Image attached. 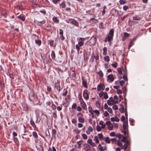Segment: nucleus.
Here are the masks:
<instances>
[{
    "label": "nucleus",
    "instance_id": "nucleus-24",
    "mask_svg": "<svg viewBox=\"0 0 151 151\" xmlns=\"http://www.w3.org/2000/svg\"><path fill=\"white\" fill-rule=\"evenodd\" d=\"M51 55L52 59L53 60H55V54L54 51L53 50L52 51Z\"/></svg>",
    "mask_w": 151,
    "mask_h": 151
},
{
    "label": "nucleus",
    "instance_id": "nucleus-15",
    "mask_svg": "<svg viewBox=\"0 0 151 151\" xmlns=\"http://www.w3.org/2000/svg\"><path fill=\"white\" fill-rule=\"evenodd\" d=\"M54 87L55 88H56V89L59 92L60 91V88L59 83H55V84Z\"/></svg>",
    "mask_w": 151,
    "mask_h": 151
},
{
    "label": "nucleus",
    "instance_id": "nucleus-54",
    "mask_svg": "<svg viewBox=\"0 0 151 151\" xmlns=\"http://www.w3.org/2000/svg\"><path fill=\"white\" fill-rule=\"evenodd\" d=\"M81 105L82 106V108L84 109H85L86 108H87L86 106L85 103H84V104L83 103V104H81Z\"/></svg>",
    "mask_w": 151,
    "mask_h": 151
},
{
    "label": "nucleus",
    "instance_id": "nucleus-12",
    "mask_svg": "<svg viewBox=\"0 0 151 151\" xmlns=\"http://www.w3.org/2000/svg\"><path fill=\"white\" fill-rule=\"evenodd\" d=\"M88 143L90 144L93 147H96V146L95 144L92 142V139H89L87 141Z\"/></svg>",
    "mask_w": 151,
    "mask_h": 151
},
{
    "label": "nucleus",
    "instance_id": "nucleus-55",
    "mask_svg": "<svg viewBox=\"0 0 151 151\" xmlns=\"http://www.w3.org/2000/svg\"><path fill=\"white\" fill-rule=\"evenodd\" d=\"M113 125L112 124H111L110 125L108 126V129L109 130H111L113 129Z\"/></svg>",
    "mask_w": 151,
    "mask_h": 151
},
{
    "label": "nucleus",
    "instance_id": "nucleus-3",
    "mask_svg": "<svg viewBox=\"0 0 151 151\" xmlns=\"http://www.w3.org/2000/svg\"><path fill=\"white\" fill-rule=\"evenodd\" d=\"M85 40V38L82 37H79L77 39L78 41V44L80 47L83 46L84 44V41Z\"/></svg>",
    "mask_w": 151,
    "mask_h": 151
},
{
    "label": "nucleus",
    "instance_id": "nucleus-4",
    "mask_svg": "<svg viewBox=\"0 0 151 151\" xmlns=\"http://www.w3.org/2000/svg\"><path fill=\"white\" fill-rule=\"evenodd\" d=\"M68 21L69 23L75 26L76 27L79 26V24L78 22L76 20L72 19H70L68 20Z\"/></svg>",
    "mask_w": 151,
    "mask_h": 151
},
{
    "label": "nucleus",
    "instance_id": "nucleus-57",
    "mask_svg": "<svg viewBox=\"0 0 151 151\" xmlns=\"http://www.w3.org/2000/svg\"><path fill=\"white\" fill-rule=\"evenodd\" d=\"M93 111L97 114V116H99L100 114V112L98 110H96L95 111L93 110Z\"/></svg>",
    "mask_w": 151,
    "mask_h": 151
},
{
    "label": "nucleus",
    "instance_id": "nucleus-22",
    "mask_svg": "<svg viewBox=\"0 0 151 151\" xmlns=\"http://www.w3.org/2000/svg\"><path fill=\"white\" fill-rule=\"evenodd\" d=\"M79 96H80V97H79V101L80 103L81 104H84V103H85L84 101H83V99L81 98V94L79 95Z\"/></svg>",
    "mask_w": 151,
    "mask_h": 151
},
{
    "label": "nucleus",
    "instance_id": "nucleus-49",
    "mask_svg": "<svg viewBox=\"0 0 151 151\" xmlns=\"http://www.w3.org/2000/svg\"><path fill=\"white\" fill-rule=\"evenodd\" d=\"M83 138L84 139H86L88 138L87 135L85 134H83L82 135Z\"/></svg>",
    "mask_w": 151,
    "mask_h": 151
},
{
    "label": "nucleus",
    "instance_id": "nucleus-5",
    "mask_svg": "<svg viewBox=\"0 0 151 151\" xmlns=\"http://www.w3.org/2000/svg\"><path fill=\"white\" fill-rule=\"evenodd\" d=\"M35 142L36 147L37 148V146L38 145V144H39V146L42 147V151H44L43 150V147L42 146V144L41 143V141L39 139H38L37 138H36L35 140Z\"/></svg>",
    "mask_w": 151,
    "mask_h": 151
},
{
    "label": "nucleus",
    "instance_id": "nucleus-2",
    "mask_svg": "<svg viewBox=\"0 0 151 151\" xmlns=\"http://www.w3.org/2000/svg\"><path fill=\"white\" fill-rule=\"evenodd\" d=\"M29 99L31 101L34 102L37 101L38 98L34 91L31 92L29 95Z\"/></svg>",
    "mask_w": 151,
    "mask_h": 151
},
{
    "label": "nucleus",
    "instance_id": "nucleus-16",
    "mask_svg": "<svg viewBox=\"0 0 151 151\" xmlns=\"http://www.w3.org/2000/svg\"><path fill=\"white\" fill-rule=\"evenodd\" d=\"M45 135L46 137H47L48 139H50V135L49 130L48 129L46 130Z\"/></svg>",
    "mask_w": 151,
    "mask_h": 151
},
{
    "label": "nucleus",
    "instance_id": "nucleus-31",
    "mask_svg": "<svg viewBox=\"0 0 151 151\" xmlns=\"http://www.w3.org/2000/svg\"><path fill=\"white\" fill-rule=\"evenodd\" d=\"M52 20L54 22L56 23H58L59 22V20L55 17H53Z\"/></svg>",
    "mask_w": 151,
    "mask_h": 151
},
{
    "label": "nucleus",
    "instance_id": "nucleus-37",
    "mask_svg": "<svg viewBox=\"0 0 151 151\" xmlns=\"http://www.w3.org/2000/svg\"><path fill=\"white\" fill-rule=\"evenodd\" d=\"M93 140L95 141V142L96 144H98L99 142V141L98 139V137L96 136H95L94 137Z\"/></svg>",
    "mask_w": 151,
    "mask_h": 151
},
{
    "label": "nucleus",
    "instance_id": "nucleus-48",
    "mask_svg": "<svg viewBox=\"0 0 151 151\" xmlns=\"http://www.w3.org/2000/svg\"><path fill=\"white\" fill-rule=\"evenodd\" d=\"M77 107V104L76 103H74L72 106V109H75Z\"/></svg>",
    "mask_w": 151,
    "mask_h": 151
},
{
    "label": "nucleus",
    "instance_id": "nucleus-63",
    "mask_svg": "<svg viewBox=\"0 0 151 151\" xmlns=\"http://www.w3.org/2000/svg\"><path fill=\"white\" fill-rule=\"evenodd\" d=\"M128 145H127V144H124V145L123 146V147L124 148V150H126L127 149L128 147Z\"/></svg>",
    "mask_w": 151,
    "mask_h": 151
},
{
    "label": "nucleus",
    "instance_id": "nucleus-33",
    "mask_svg": "<svg viewBox=\"0 0 151 151\" xmlns=\"http://www.w3.org/2000/svg\"><path fill=\"white\" fill-rule=\"evenodd\" d=\"M105 141L107 143L109 144L110 143V140L108 137H106Z\"/></svg>",
    "mask_w": 151,
    "mask_h": 151
},
{
    "label": "nucleus",
    "instance_id": "nucleus-14",
    "mask_svg": "<svg viewBox=\"0 0 151 151\" xmlns=\"http://www.w3.org/2000/svg\"><path fill=\"white\" fill-rule=\"evenodd\" d=\"M49 43L50 44L51 46L53 47H55L56 45V44L54 43V41L53 40H48Z\"/></svg>",
    "mask_w": 151,
    "mask_h": 151
},
{
    "label": "nucleus",
    "instance_id": "nucleus-26",
    "mask_svg": "<svg viewBox=\"0 0 151 151\" xmlns=\"http://www.w3.org/2000/svg\"><path fill=\"white\" fill-rule=\"evenodd\" d=\"M32 135L33 137L35 138H38V135L36 132L34 131L32 132Z\"/></svg>",
    "mask_w": 151,
    "mask_h": 151
},
{
    "label": "nucleus",
    "instance_id": "nucleus-7",
    "mask_svg": "<svg viewBox=\"0 0 151 151\" xmlns=\"http://www.w3.org/2000/svg\"><path fill=\"white\" fill-rule=\"evenodd\" d=\"M88 91L87 89L85 90L83 92V97L84 99L87 100L89 99V95L88 93Z\"/></svg>",
    "mask_w": 151,
    "mask_h": 151
},
{
    "label": "nucleus",
    "instance_id": "nucleus-59",
    "mask_svg": "<svg viewBox=\"0 0 151 151\" xmlns=\"http://www.w3.org/2000/svg\"><path fill=\"white\" fill-rule=\"evenodd\" d=\"M112 108L114 110H116L118 109V106L116 105H114L112 107Z\"/></svg>",
    "mask_w": 151,
    "mask_h": 151
},
{
    "label": "nucleus",
    "instance_id": "nucleus-62",
    "mask_svg": "<svg viewBox=\"0 0 151 151\" xmlns=\"http://www.w3.org/2000/svg\"><path fill=\"white\" fill-rule=\"evenodd\" d=\"M96 106L97 107L99 108L100 107V103L99 101H97L96 104Z\"/></svg>",
    "mask_w": 151,
    "mask_h": 151
},
{
    "label": "nucleus",
    "instance_id": "nucleus-45",
    "mask_svg": "<svg viewBox=\"0 0 151 151\" xmlns=\"http://www.w3.org/2000/svg\"><path fill=\"white\" fill-rule=\"evenodd\" d=\"M106 148L107 147L106 146L102 147H101V148L100 149V150L101 151H104L106 149Z\"/></svg>",
    "mask_w": 151,
    "mask_h": 151
},
{
    "label": "nucleus",
    "instance_id": "nucleus-41",
    "mask_svg": "<svg viewBox=\"0 0 151 151\" xmlns=\"http://www.w3.org/2000/svg\"><path fill=\"white\" fill-rule=\"evenodd\" d=\"M80 47H81L78 44L76 45V47L77 50V53L78 54L79 53V51L80 50Z\"/></svg>",
    "mask_w": 151,
    "mask_h": 151
},
{
    "label": "nucleus",
    "instance_id": "nucleus-1",
    "mask_svg": "<svg viewBox=\"0 0 151 151\" xmlns=\"http://www.w3.org/2000/svg\"><path fill=\"white\" fill-rule=\"evenodd\" d=\"M68 73L70 77L73 80L76 78L75 70L74 68L71 67L68 71Z\"/></svg>",
    "mask_w": 151,
    "mask_h": 151
},
{
    "label": "nucleus",
    "instance_id": "nucleus-13",
    "mask_svg": "<svg viewBox=\"0 0 151 151\" xmlns=\"http://www.w3.org/2000/svg\"><path fill=\"white\" fill-rule=\"evenodd\" d=\"M17 18L19 19L22 21H24L25 19V16L23 14H21L17 17Z\"/></svg>",
    "mask_w": 151,
    "mask_h": 151
},
{
    "label": "nucleus",
    "instance_id": "nucleus-18",
    "mask_svg": "<svg viewBox=\"0 0 151 151\" xmlns=\"http://www.w3.org/2000/svg\"><path fill=\"white\" fill-rule=\"evenodd\" d=\"M30 124L31 126L35 129L37 128L35 124V122L32 120L30 121Z\"/></svg>",
    "mask_w": 151,
    "mask_h": 151
},
{
    "label": "nucleus",
    "instance_id": "nucleus-28",
    "mask_svg": "<svg viewBox=\"0 0 151 151\" xmlns=\"http://www.w3.org/2000/svg\"><path fill=\"white\" fill-rule=\"evenodd\" d=\"M35 42L36 44L39 46H40L41 45L42 43L41 41L40 40H36Z\"/></svg>",
    "mask_w": 151,
    "mask_h": 151
},
{
    "label": "nucleus",
    "instance_id": "nucleus-35",
    "mask_svg": "<svg viewBox=\"0 0 151 151\" xmlns=\"http://www.w3.org/2000/svg\"><path fill=\"white\" fill-rule=\"evenodd\" d=\"M125 116L123 115L122 116L121 118V121L123 122V123H126V122L125 121Z\"/></svg>",
    "mask_w": 151,
    "mask_h": 151
},
{
    "label": "nucleus",
    "instance_id": "nucleus-25",
    "mask_svg": "<svg viewBox=\"0 0 151 151\" xmlns=\"http://www.w3.org/2000/svg\"><path fill=\"white\" fill-rule=\"evenodd\" d=\"M107 48L106 47H104L103 48V55H106L107 54Z\"/></svg>",
    "mask_w": 151,
    "mask_h": 151
},
{
    "label": "nucleus",
    "instance_id": "nucleus-36",
    "mask_svg": "<svg viewBox=\"0 0 151 151\" xmlns=\"http://www.w3.org/2000/svg\"><path fill=\"white\" fill-rule=\"evenodd\" d=\"M116 136H118V138L119 139H120L122 138H123L124 137V136L123 134H117L116 135Z\"/></svg>",
    "mask_w": 151,
    "mask_h": 151
},
{
    "label": "nucleus",
    "instance_id": "nucleus-9",
    "mask_svg": "<svg viewBox=\"0 0 151 151\" xmlns=\"http://www.w3.org/2000/svg\"><path fill=\"white\" fill-rule=\"evenodd\" d=\"M82 85L83 86L86 88H88L87 85V82L86 80H85L83 78H82Z\"/></svg>",
    "mask_w": 151,
    "mask_h": 151
},
{
    "label": "nucleus",
    "instance_id": "nucleus-19",
    "mask_svg": "<svg viewBox=\"0 0 151 151\" xmlns=\"http://www.w3.org/2000/svg\"><path fill=\"white\" fill-rule=\"evenodd\" d=\"M83 143V141L82 140H80L77 142V144L78 145V148H81V146Z\"/></svg>",
    "mask_w": 151,
    "mask_h": 151
},
{
    "label": "nucleus",
    "instance_id": "nucleus-52",
    "mask_svg": "<svg viewBox=\"0 0 151 151\" xmlns=\"http://www.w3.org/2000/svg\"><path fill=\"white\" fill-rule=\"evenodd\" d=\"M98 136L99 137V138L100 139H102L103 137V135L101 133L98 134Z\"/></svg>",
    "mask_w": 151,
    "mask_h": 151
},
{
    "label": "nucleus",
    "instance_id": "nucleus-6",
    "mask_svg": "<svg viewBox=\"0 0 151 151\" xmlns=\"http://www.w3.org/2000/svg\"><path fill=\"white\" fill-rule=\"evenodd\" d=\"M96 39L95 37L93 36L89 40V41L91 45H94L96 43Z\"/></svg>",
    "mask_w": 151,
    "mask_h": 151
},
{
    "label": "nucleus",
    "instance_id": "nucleus-29",
    "mask_svg": "<svg viewBox=\"0 0 151 151\" xmlns=\"http://www.w3.org/2000/svg\"><path fill=\"white\" fill-rule=\"evenodd\" d=\"M130 34H128L126 32H124V35L123 36L126 38V39L128 38Z\"/></svg>",
    "mask_w": 151,
    "mask_h": 151
},
{
    "label": "nucleus",
    "instance_id": "nucleus-8",
    "mask_svg": "<svg viewBox=\"0 0 151 151\" xmlns=\"http://www.w3.org/2000/svg\"><path fill=\"white\" fill-rule=\"evenodd\" d=\"M107 80L109 81H109L110 80V82H112L114 80L113 75L112 74L108 76H107Z\"/></svg>",
    "mask_w": 151,
    "mask_h": 151
},
{
    "label": "nucleus",
    "instance_id": "nucleus-50",
    "mask_svg": "<svg viewBox=\"0 0 151 151\" xmlns=\"http://www.w3.org/2000/svg\"><path fill=\"white\" fill-rule=\"evenodd\" d=\"M126 139L127 138L125 136H124L123 139H121V141L122 142H126Z\"/></svg>",
    "mask_w": 151,
    "mask_h": 151
},
{
    "label": "nucleus",
    "instance_id": "nucleus-56",
    "mask_svg": "<svg viewBox=\"0 0 151 151\" xmlns=\"http://www.w3.org/2000/svg\"><path fill=\"white\" fill-rule=\"evenodd\" d=\"M129 8L128 6L126 5H124L123 6V9L124 11H126Z\"/></svg>",
    "mask_w": 151,
    "mask_h": 151
},
{
    "label": "nucleus",
    "instance_id": "nucleus-47",
    "mask_svg": "<svg viewBox=\"0 0 151 151\" xmlns=\"http://www.w3.org/2000/svg\"><path fill=\"white\" fill-rule=\"evenodd\" d=\"M117 63L116 62H115L114 63L111 64V66L115 68H116L117 67Z\"/></svg>",
    "mask_w": 151,
    "mask_h": 151
},
{
    "label": "nucleus",
    "instance_id": "nucleus-43",
    "mask_svg": "<svg viewBox=\"0 0 151 151\" xmlns=\"http://www.w3.org/2000/svg\"><path fill=\"white\" fill-rule=\"evenodd\" d=\"M73 132L77 134L80 132V131L77 128L74 129L73 130Z\"/></svg>",
    "mask_w": 151,
    "mask_h": 151
},
{
    "label": "nucleus",
    "instance_id": "nucleus-39",
    "mask_svg": "<svg viewBox=\"0 0 151 151\" xmlns=\"http://www.w3.org/2000/svg\"><path fill=\"white\" fill-rule=\"evenodd\" d=\"M120 106H122V107L119 109V111L121 113H123L124 107L122 105H121V104H120Z\"/></svg>",
    "mask_w": 151,
    "mask_h": 151
},
{
    "label": "nucleus",
    "instance_id": "nucleus-61",
    "mask_svg": "<svg viewBox=\"0 0 151 151\" xmlns=\"http://www.w3.org/2000/svg\"><path fill=\"white\" fill-rule=\"evenodd\" d=\"M62 105H61L60 106H58L56 108L58 110V111H60L62 109Z\"/></svg>",
    "mask_w": 151,
    "mask_h": 151
},
{
    "label": "nucleus",
    "instance_id": "nucleus-27",
    "mask_svg": "<svg viewBox=\"0 0 151 151\" xmlns=\"http://www.w3.org/2000/svg\"><path fill=\"white\" fill-rule=\"evenodd\" d=\"M114 29H111L109 31V34L108 35H109L114 36Z\"/></svg>",
    "mask_w": 151,
    "mask_h": 151
},
{
    "label": "nucleus",
    "instance_id": "nucleus-34",
    "mask_svg": "<svg viewBox=\"0 0 151 151\" xmlns=\"http://www.w3.org/2000/svg\"><path fill=\"white\" fill-rule=\"evenodd\" d=\"M37 24H39V23H40L41 24H44L45 22V20H43L42 21H36Z\"/></svg>",
    "mask_w": 151,
    "mask_h": 151
},
{
    "label": "nucleus",
    "instance_id": "nucleus-60",
    "mask_svg": "<svg viewBox=\"0 0 151 151\" xmlns=\"http://www.w3.org/2000/svg\"><path fill=\"white\" fill-rule=\"evenodd\" d=\"M104 99H108V96L107 93L106 92H105L104 93Z\"/></svg>",
    "mask_w": 151,
    "mask_h": 151
},
{
    "label": "nucleus",
    "instance_id": "nucleus-20",
    "mask_svg": "<svg viewBox=\"0 0 151 151\" xmlns=\"http://www.w3.org/2000/svg\"><path fill=\"white\" fill-rule=\"evenodd\" d=\"M52 134L54 137L56 138V134L57 133V131L56 129H52Z\"/></svg>",
    "mask_w": 151,
    "mask_h": 151
},
{
    "label": "nucleus",
    "instance_id": "nucleus-51",
    "mask_svg": "<svg viewBox=\"0 0 151 151\" xmlns=\"http://www.w3.org/2000/svg\"><path fill=\"white\" fill-rule=\"evenodd\" d=\"M53 116L55 119H56L57 118V115L56 111H54L53 113Z\"/></svg>",
    "mask_w": 151,
    "mask_h": 151
},
{
    "label": "nucleus",
    "instance_id": "nucleus-46",
    "mask_svg": "<svg viewBox=\"0 0 151 151\" xmlns=\"http://www.w3.org/2000/svg\"><path fill=\"white\" fill-rule=\"evenodd\" d=\"M52 109L53 110H55L56 109V106L54 104H52L51 106Z\"/></svg>",
    "mask_w": 151,
    "mask_h": 151
},
{
    "label": "nucleus",
    "instance_id": "nucleus-44",
    "mask_svg": "<svg viewBox=\"0 0 151 151\" xmlns=\"http://www.w3.org/2000/svg\"><path fill=\"white\" fill-rule=\"evenodd\" d=\"M98 74L100 77H102L103 76L104 74L101 70H100L99 71Z\"/></svg>",
    "mask_w": 151,
    "mask_h": 151
},
{
    "label": "nucleus",
    "instance_id": "nucleus-38",
    "mask_svg": "<svg viewBox=\"0 0 151 151\" xmlns=\"http://www.w3.org/2000/svg\"><path fill=\"white\" fill-rule=\"evenodd\" d=\"M104 60L106 62H109L110 60L108 56H106L104 57Z\"/></svg>",
    "mask_w": 151,
    "mask_h": 151
},
{
    "label": "nucleus",
    "instance_id": "nucleus-64",
    "mask_svg": "<svg viewBox=\"0 0 151 151\" xmlns=\"http://www.w3.org/2000/svg\"><path fill=\"white\" fill-rule=\"evenodd\" d=\"M108 111L110 114H111L112 113V109L110 107L109 108L107 109Z\"/></svg>",
    "mask_w": 151,
    "mask_h": 151
},
{
    "label": "nucleus",
    "instance_id": "nucleus-53",
    "mask_svg": "<svg viewBox=\"0 0 151 151\" xmlns=\"http://www.w3.org/2000/svg\"><path fill=\"white\" fill-rule=\"evenodd\" d=\"M117 70L118 72L119 73V74L120 75H122V71L120 68H118L117 69Z\"/></svg>",
    "mask_w": 151,
    "mask_h": 151
},
{
    "label": "nucleus",
    "instance_id": "nucleus-11",
    "mask_svg": "<svg viewBox=\"0 0 151 151\" xmlns=\"http://www.w3.org/2000/svg\"><path fill=\"white\" fill-rule=\"evenodd\" d=\"M91 57H94L95 58V60H98L99 59V54L98 52H97L96 54V56H95V53L94 52H93L92 53L91 55Z\"/></svg>",
    "mask_w": 151,
    "mask_h": 151
},
{
    "label": "nucleus",
    "instance_id": "nucleus-42",
    "mask_svg": "<svg viewBox=\"0 0 151 151\" xmlns=\"http://www.w3.org/2000/svg\"><path fill=\"white\" fill-rule=\"evenodd\" d=\"M96 129L97 131L100 132L101 130V128L99 126L97 125L96 126Z\"/></svg>",
    "mask_w": 151,
    "mask_h": 151
},
{
    "label": "nucleus",
    "instance_id": "nucleus-40",
    "mask_svg": "<svg viewBox=\"0 0 151 151\" xmlns=\"http://www.w3.org/2000/svg\"><path fill=\"white\" fill-rule=\"evenodd\" d=\"M119 2L121 4H124L126 3V0H120Z\"/></svg>",
    "mask_w": 151,
    "mask_h": 151
},
{
    "label": "nucleus",
    "instance_id": "nucleus-58",
    "mask_svg": "<svg viewBox=\"0 0 151 151\" xmlns=\"http://www.w3.org/2000/svg\"><path fill=\"white\" fill-rule=\"evenodd\" d=\"M120 85L121 86H122L123 84L125 83V81L123 80L120 81L119 82Z\"/></svg>",
    "mask_w": 151,
    "mask_h": 151
},
{
    "label": "nucleus",
    "instance_id": "nucleus-17",
    "mask_svg": "<svg viewBox=\"0 0 151 151\" xmlns=\"http://www.w3.org/2000/svg\"><path fill=\"white\" fill-rule=\"evenodd\" d=\"M107 40L108 42H109L111 40H113V36L108 35L107 36Z\"/></svg>",
    "mask_w": 151,
    "mask_h": 151
},
{
    "label": "nucleus",
    "instance_id": "nucleus-10",
    "mask_svg": "<svg viewBox=\"0 0 151 151\" xmlns=\"http://www.w3.org/2000/svg\"><path fill=\"white\" fill-rule=\"evenodd\" d=\"M105 88V86L104 85L101 84H99L97 86V90L98 91H100L101 89L104 90Z\"/></svg>",
    "mask_w": 151,
    "mask_h": 151
},
{
    "label": "nucleus",
    "instance_id": "nucleus-21",
    "mask_svg": "<svg viewBox=\"0 0 151 151\" xmlns=\"http://www.w3.org/2000/svg\"><path fill=\"white\" fill-rule=\"evenodd\" d=\"M84 147L86 149V150L88 151L90 150V146L86 143H85L83 145Z\"/></svg>",
    "mask_w": 151,
    "mask_h": 151
},
{
    "label": "nucleus",
    "instance_id": "nucleus-30",
    "mask_svg": "<svg viewBox=\"0 0 151 151\" xmlns=\"http://www.w3.org/2000/svg\"><path fill=\"white\" fill-rule=\"evenodd\" d=\"M45 29L47 31H50L51 29V26L49 24L46 25Z\"/></svg>",
    "mask_w": 151,
    "mask_h": 151
},
{
    "label": "nucleus",
    "instance_id": "nucleus-23",
    "mask_svg": "<svg viewBox=\"0 0 151 151\" xmlns=\"http://www.w3.org/2000/svg\"><path fill=\"white\" fill-rule=\"evenodd\" d=\"M60 6H61L62 8H65L66 6L65 1H63V2L60 4Z\"/></svg>",
    "mask_w": 151,
    "mask_h": 151
},
{
    "label": "nucleus",
    "instance_id": "nucleus-32",
    "mask_svg": "<svg viewBox=\"0 0 151 151\" xmlns=\"http://www.w3.org/2000/svg\"><path fill=\"white\" fill-rule=\"evenodd\" d=\"M78 121L81 123H83L85 121L83 118L79 117L78 119Z\"/></svg>",
    "mask_w": 151,
    "mask_h": 151
}]
</instances>
